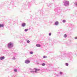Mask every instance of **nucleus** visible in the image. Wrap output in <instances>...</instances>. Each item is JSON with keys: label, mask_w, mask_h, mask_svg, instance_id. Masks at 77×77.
Returning a JSON list of instances; mask_svg holds the SVG:
<instances>
[{"label": "nucleus", "mask_w": 77, "mask_h": 77, "mask_svg": "<svg viewBox=\"0 0 77 77\" xmlns=\"http://www.w3.org/2000/svg\"><path fill=\"white\" fill-rule=\"evenodd\" d=\"M8 47L9 48H10V47H13V45L11 43H8Z\"/></svg>", "instance_id": "nucleus-1"}, {"label": "nucleus", "mask_w": 77, "mask_h": 77, "mask_svg": "<svg viewBox=\"0 0 77 77\" xmlns=\"http://www.w3.org/2000/svg\"><path fill=\"white\" fill-rule=\"evenodd\" d=\"M25 63H30V61L28 60H25Z\"/></svg>", "instance_id": "nucleus-2"}, {"label": "nucleus", "mask_w": 77, "mask_h": 77, "mask_svg": "<svg viewBox=\"0 0 77 77\" xmlns=\"http://www.w3.org/2000/svg\"><path fill=\"white\" fill-rule=\"evenodd\" d=\"M34 69H35V72H37V71H40V69H38L36 68H35Z\"/></svg>", "instance_id": "nucleus-3"}, {"label": "nucleus", "mask_w": 77, "mask_h": 77, "mask_svg": "<svg viewBox=\"0 0 77 77\" xmlns=\"http://www.w3.org/2000/svg\"><path fill=\"white\" fill-rule=\"evenodd\" d=\"M5 59V57H1L0 58V59L1 60H3V59Z\"/></svg>", "instance_id": "nucleus-4"}, {"label": "nucleus", "mask_w": 77, "mask_h": 77, "mask_svg": "<svg viewBox=\"0 0 77 77\" xmlns=\"http://www.w3.org/2000/svg\"><path fill=\"white\" fill-rule=\"evenodd\" d=\"M36 46L37 47H41V45L39 44H37L36 45Z\"/></svg>", "instance_id": "nucleus-5"}, {"label": "nucleus", "mask_w": 77, "mask_h": 77, "mask_svg": "<svg viewBox=\"0 0 77 77\" xmlns=\"http://www.w3.org/2000/svg\"><path fill=\"white\" fill-rule=\"evenodd\" d=\"M4 27V25H3V24H0V27Z\"/></svg>", "instance_id": "nucleus-6"}, {"label": "nucleus", "mask_w": 77, "mask_h": 77, "mask_svg": "<svg viewBox=\"0 0 77 77\" xmlns=\"http://www.w3.org/2000/svg\"><path fill=\"white\" fill-rule=\"evenodd\" d=\"M22 26L23 27H24V26H26V23H23L22 24Z\"/></svg>", "instance_id": "nucleus-7"}, {"label": "nucleus", "mask_w": 77, "mask_h": 77, "mask_svg": "<svg viewBox=\"0 0 77 77\" xmlns=\"http://www.w3.org/2000/svg\"><path fill=\"white\" fill-rule=\"evenodd\" d=\"M58 23H58V22L57 21L55 23V24L57 26L58 25Z\"/></svg>", "instance_id": "nucleus-8"}, {"label": "nucleus", "mask_w": 77, "mask_h": 77, "mask_svg": "<svg viewBox=\"0 0 77 77\" xmlns=\"http://www.w3.org/2000/svg\"><path fill=\"white\" fill-rule=\"evenodd\" d=\"M67 36V35H66V34H65L64 35V38H66V37Z\"/></svg>", "instance_id": "nucleus-9"}, {"label": "nucleus", "mask_w": 77, "mask_h": 77, "mask_svg": "<svg viewBox=\"0 0 77 77\" xmlns=\"http://www.w3.org/2000/svg\"><path fill=\"white\" fill-rule=\"evenodd\" d=\"M29 29H26L25 30V32H27V31Z\"/></svg>", "instance_id": "nucleus-10"}, {"label": "nucleus", "mask_w": 77, "mask_h": 77, "mask_svg": "<svg viewBox=\"0 0 77 77\" xmlns=\"http://www.w3.org/2000/svg\"><path fill=\"white\" fill-rule=\"evenodd\" d=\"M43 58H46V57H47V56H43Z\"/></svg>", "instance_id": "nucleus-11"}, {"label": "nucleus", "mask_w": 77, "mask_h": 77, "mask_svg": "<svg viewBox=\"0 0 77 77\" xmlns=\"http://www.w3.org/2000/svg\"><path fill=\"white\" fill-rule=\"evenodd\" d=\"M14 71H15V72H17V69H15L14 70Z\"/></svg>", "instance_id": "nucleus-12"}, {"label": "nucleus", "mask_w": 77, "mask_h": 77, "mask_svg": "<svg viewBox=\"0 0 77 77\" xmlns=\"http://www.w3.org/2000/svg\"><path fill=\"white\" fill-rule=\"evenodd\" d=\"M42 66H45V63H43L42 64Z\"/></svg>", "instance_id": "nucleus-13"}, {"label": "nucleus", "mask_w": 77, "mask_h": 77, "mask_svg": "<svg viewBox=\"0 0 77 77\" xmlns=\"http://www.w3.org/2000/svg\"><path fill=\"white\" fill-rule=\"evenodd\" d=\"M49 36H51V33H49Z\"/></svg>", "instance_id": "nucleus-14"}, {"label": "nucleus", "mask_w": 77, "mask_h": 77, "mask_svg": "<svg viewBox=\"0 0 77 77\" xmlns=\"http://www.w3.org/2000/svg\"><path fill=\"white\" fill-rule=\"evenodd\" d=\"M66 66H68V63H66Z\"/></svg>", "instance_id": "nucleus-15"}, {"label": "nucleus", "mask_w": 77, "mask_h": 77, "mask_svg": "<svg viewBox=\"0 0 77 77\" xmlns=\"http://www.w3.org/2000/svg\"><path fill=\"white\" fill-rule=\"evenodd\" d=\"M30 72H35V71H31Z\"/></svg>", "instance_id": "nucleus-16"}, {"label": "nucleus", "mask_w": 77, "mask_h": 77, "mask_svg": "<svg viewBox=\"0 0 77 77\" xmlns=\"http://www.w3.org/2000/svg\"><path fill=\"white\" fill-rule=\"evenodd\" d=\"M27 43H29L30 42V41H29V40H28L27 41Z\"/></svg>", "instance_id": "nucleus-17"}, {"label": "nucleus", "mask_w": 77, "mask_h": 77, "mask_svg": "<svg viewBox=\"0 0 77 77\" xmlns=\"http://www.w3.org/2000/svg\"><path fill=\"white\" fill-rule=\"evenodd\" d=\"M65 20H63V23H65Z\"/></svg>", "instance_id": "nucleus-18"}, {"label": "nucleus", "mask_w": 77, "mask_h": 77, "mask_svg": "<svg viewBox=\"0 0 77 77\" xmlns=\"http://www.w3.org/2000/svg\"><path fill=\"white\" fill-rule=\"evenodd\" d=\"M30 53V54H33V52H32V51Z\"/></svg>", "instance_id": "nucleus-19"}, {"label": "nucleus", "mask_w": 77, "mask_h": 77, "mask_svg": "<svg viewBox=\"0 0 77 77\" xmlns=\"http://www.w3.org/2000/svg\"><path fill=\"white\" fill-rule=\"evenodd\" d=\"M60 74H62V72H60Z\"/></svg>", "instance_id": "nucleus-20"}, {"label": "nucleus", "mask_w": 77, "mask_h": 77, "mask_svg": "<svg viewBox=\"0 0 77 77\" xmlns=\"http://www.w3.org/2000/svg\"><path fill=\"white\" fill-rule=\"evenodd\" d=\"M75 39H77V37H75Z\"/></svg>", "instance_id": "nucleus-21"}, {"label": "nucleus", "mask_w": 77, "mask_h": 77, "mask_svg": "<svg viewBox=\"0 0 77 77\" xmlns=\"http://www.w3.org/2000/svg\"><path fill=\"white\" fill-rule=\"evenodd\" d=\"M76 5H77V3H76Z\"/></svg>", "instance_id": "nucleus-22"}]
</instances>
